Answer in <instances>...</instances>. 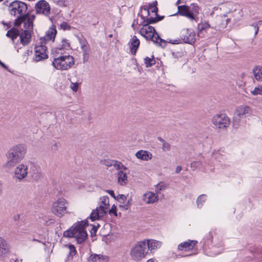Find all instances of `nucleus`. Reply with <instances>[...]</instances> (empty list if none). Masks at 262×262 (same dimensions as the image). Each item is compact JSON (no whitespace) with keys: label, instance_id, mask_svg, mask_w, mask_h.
<instances>
[{"label":"nucleus","instance_id":"48","mask_svg":"<svg viewBox=\"0 0 262 262\" xmlns=\"http://www.w3.org/2000/svg\"><path fill=\"white\" fill-rule=\"evenodd\" d=\"M108 213L110 214H113L115 216H117V208L115 205H112L111 209L109 210Z\"/></svg>","mask_w":262,"mask_h":262},{"label":"nucleus","instance_id":"27","mask_svg":"<svg viewBox=\"0 0 262 262\" xmlns=\"http://www.w3.org/2000/svg\"><path fill=\"white\" fill-rule=\"evenodd\" d=\"M29 173L31 174L32 179L34 180H38L40 177L41 174L38 171L37 167L34 165H31Z\"/></svg>","mask_w":262,"mask_h":262},{"label":"nucleus","instance_id":"28","mask_svg":"<svg viewBox=\"0 0 262 262\" xmlns=\"http://www.w3.org/2000/svg\"><path fill=\"white\" fill-rule=\"evenodd\" d=\"M209 28H210V26L207 22H202L199 23L198 25V36L199 37H202L203 31L206 30Z\"/></svg>","mask_w":262,"mask_h":262},{"label":"nucleus","instance_id":"35","mask_svg":"<svg viewBox=\"0 0 262 262\" xmlns=\"http://www.w3.org/2000/svg\"><path fill=\"white\" fill-rule=\"evenodd\" d=\"M207 196L205 194L200 195L196 200V204L198 208H201L203 203L206 200Z\"/></svg>","mask_w":262,"mask_h":262},{"label":"nucleus","instance_id":"22","mask_svg":"<svg viewBox=\"0 0 262 262\" xmlns=\"http://www.w3.org/2000/svg\"><path fill=\"white\" fill-rule=\"evenodd\" d=\"M9 252V247L6 241L0 236V257L7 255Z\"/></svg>","mask_w":262,"mask_h":262},{"label":"nucleus","instance_id":"30","mask_svg":"<svg viewBox=\"0 0 262 262\" xmlns=\"http://www.w3.org/2000/svg\"><path fill=\"white\" fill-rule=\"evenodd\" d=\"M255 78L257 80L262 79V66L254 67L252 70Z\"/></svg>","mask_w":262,"mask_h":262},{"label":"nucleus","instance_id":"15","mask_svg":"<svg viewBox=\"0 0 262 262\" xmlns=\"http://www.w3.org/2000/svg\"><path fill=\"white\" fill-rule=\"evenodd\" d=\"M22 23H24L25 30L30 31L33 29V23L26 18L25 15H21L17 17L14 22L15 26H19Z\"/></svg>","mask_w":262,"mask_h":262},{"label":"nucleus","instance_id":"1","mask_svg":"<svg viewBox=\"0 0 262 262\" xmlns=\"http://www.w3.org/2000/svg\"><path fill=\"white\" fill-rule=\"evenodd\" d=\"M88 226L86 221L78 222L74 224L70 229L63 232V236L74 237L79 244L83 243L88 237L85 228Z\"/></svg>","mask_w":262,"mask_h":262},{"label":"nucleus","instance_id":"60","mask_svg":"<svg viewBox=\"0 0 262 262\" xmlns=\"http://www.w3.org/2000/svg\"><path fill=\"white\" fill-rule=\"evenodd\" d=\"M19 219V214H17L16 215H15L14 217V219L15 221H17L18 220V219Z\"/></svg>","mask_w":262,"mask_h":262},{"label":"nucleus","instance_id":"16","mask_svg":"<svg viewBox=\"0 0 262 262\" xmlns=\"http://www.w3.org/2000/svg\"><path fill=\"white\" fill-rule=\"evenodd\" d=\"M180 15L186 17L190 20H194V17L189 13V7L187 5H181L178 6V11L174 15Z\"/></svg>","mask_w":262,"mask_h":262},{"label":"nucleus","instance_id":"52","mask_svg":"<svg viewBox=\"0 0 262 262\" xmlns=\"http://www.w3.org/2000/svg\"><path fill=\"white\" fill-rule=\"evenodd\" d=\"M24 15L26 16V18L27 19H29V20L31 21L32 23L33 22V20H34L35 17L34 15H30L29 14H24Z\"/></svg>","mask_w":262,"mask_h":262},{"label":"nucleus","instance_id":"26","mask_svg":"<svg viewBox=\"0 0 262 262\" xmlns=\"http://www.w3.org/2000/svg\"><path fill=\"white\" fill-rule=\"evenodd\" d=\"M117 178L118 183L124 185L126 184L127 181V176L126 173L124 170H121L118 172Z\"/></svg>","mask_w":262,"mask_h":262},{"label":"nucleus","instance_id":"34","mask_svg":"<svg viewBox=\"0 0 262 262\" xmlns=\"http://www.w3.org/2000/svg\"><path fill=\"white\" fill-rule=\"evenodd\" d=\"M68 248L69 249V253L68 255L67 259L68 260H72L73 259V257L75 255L77 251L75 249V247L73 245H69L68 246Z\"/></svg>","mask_w":262,"mask_h":262},{"label":"nucleus","instance_id":"10","mask_svg":"<svg viewBox=\"0 0 262 262\" xmlns=\"http://www.w3.org/2000/svg\"><path fill=\"white\" fill-rule=\"evenodd\" d=\"M27 10V5L20 1H14L9 6V10L11 14L14 16L17 14H20V16L24 15Z\"/></svg>","mask_w":262,"mask_h":262},{"label":"nucleus","instance_id":"42","mask_svg":"<svg viewBox=\"0 0 262 262\" xmlns=\"http://www.w3.org/2000/svg\"><path fill=\"white\" fill-rule=\"evenodd\" d=\"M165 184L163 182H161L156 186L155 191L157 193H159L160 191L165 189Z\"/></svg>","mask_w":262,"mask_h":262},{"label":"nucleus","instance_id":"50","mask_svg":"<svg viewBox=\"0 0 262 262\" xmlns=\"http://www.w3.org/2000/svg\"><path fill=\"white\" fill-rule=\"evenodd\" d=\"M78 83L77 82H72L70 85L71 89L74 92H77L78 89Z\"/></svg>","mask_w":262,"mask_h":262},{"label":"nucleus","instance_id":"8","mask_svg":"<svg viewBox=\"0 0 262 262\" xmlns=\"http://www.w3.org/2000/svg\"><path fill=\"white\" fill-rule=\"evenodd\" d=\"M195 34L191 29H183L181 32V39L175 40L169 39L168 41L172 44H179L183 40L184 42L192 45L195 42Z\"/></svg>","mask_w":262,"mask_h":262},{"label":"nucleus","instance_id":"59","mask_svg":"<svg viewBox=\"0 0 262 262\" xmlns=\"http://www.w3.org/2000/svg\"><path fill=\"white\" fill-rule=\"evenodd\" d=\"M158 15V14L157 15ZM164 18V16H157L156 17V18H157V21H160L162 19H163V18Z\"/></svg>","mask_w":262,"mask_h":262},{"label":"nucleus","instance_id":"56","mask_svg":"<svg viewBox=\"0 0 262 262\" xmlns=\"http://www.w3.org/2000/svg\"><path fill=\"white\" fill-rule=\"evenodd\" d=\"M252 26L254 27V29L255 30V35H256L257 34L258 32V25H257V24H252Z\"/></svg>","mask_w":262,"mask_h":262},{"label":"nucleus","instance_id":"14","mask_svg":"<svg viewBox=\"0 0 262 262\" xmlns=\"http://www.w3.org/2000/svg\"><path fill=\"white\" fill-rule=\"evenodd\" d=\"M28 173L27 166L24 164L18 165L14 170L15 177L20 180L25 178Z\"/></svg>","mask_w":262,"mask_h":262},{"label":"nucleus","instance_id":"44","mask_svg":"<svg viewBox=\"0 0 262 262\" xmlns=\"http://www.w3.org/2000/svg\"><path fill=\"white\" fill-rule=\"evenodd\" d=\"M81 49H82V52H83V60H84V61H85V60H87L88 55L86 46L85 45H82Z\"/></svg>","mask_w":262,"mask_h":262},{"label":"nucleus","instance_id":"11","mask_svg":"<svg viewBox=\"0 0 262 262\" xmlns=\"http://www.w3.org/2000/svg\"><path fill=\"white\" fill-rule=\"evenodd\" d=\"M36 46L35 48L34 60L38 62L48 58V56L47 53V48L45 44H41Z\"/></svg>","mask_w":262,"mask_h":262},{"label":"nucleus","instance_id":"21","mask_svg":"<svg viewBox=\"0 0 262 262\" xmlns=\"http://www.w3.org/2000/svg\"><path fill=\"white\" fill-rule=\"evenodd\" d=\"M235 113L244 119L250 114L251 109L248 106H239L236 109Z\"/></svg>","mask_w":262,"mask_h":262},{"label":"nucleus","instance_id":"53","mask_svg":"<svg viewBox=\"0 0 262 262\" xmlns=\"http://www.w3.org/2000/svg\"><path fill=\"white\" fill-rule=\"evenodd\" d=\"M141 10H144L145 11H146L147 15H148L149 14V10H150L149 5L148 7L144 6L141 7Z\"/></svg>","mask_w":262,"mask_h":262},{"label":"nucleus","instance_id":"47","mask_svg":"<svg viewBox=\"0 0 262 262\" xmlns=\"http://www.w3.org/2000/svg\"><path fill=\"white\" fill-rule=\"evenodd\" d=\"M70 47V43L67 39H64L62 40V49H67Z\"/></svg>","mask_w":262,"mask_h":262},{"label":"nucleus","instance_id":"51","mask_svg":"<svg viewBox=\"0 0 262 262\" xmlns=\"http://www.w3.org/2000/svg\"><path fill=\"white\" fill-rule=\"evenodd\" d=\"M99 225L98 224L97 226H93L91 230L90 231L91 234L92 236L96 235V232L97 231V228L99 227Z\"/></svg>","mask_w":262,"mask_h":262},{"label":"nucleus","instance_id":"20","mask_svg":"<svg viewBox=\"0 0 262 262\" xmlns=\"http://www.w3.org/2000/svg\"><path fill=\"white\" fill-rule=\"evenodd\" d=\"M197 243L198 242L196 241L188 240L187 242H185L179 244L178 248L179 250L187 251L188 250H192Z\"/></svg>","mask_w":262,"mask_h":262},{"label":"nucleus","instance_id":"40","mask_svg":"<svg viewBox=\"0 0 262 262\" xmlns=\"http://www.w3.org/2000/svg\"><path fill=\"white\" fill-rule=\"evenodd\" d=\"M54 3L59 7H66L68 6V0H53Z\"/></svg>","mask_w":262,"mask_h":262},{"label":"nucleus","instance_id":"54","mask_svg":"<svg viewBox=\"0 0 262 262\" xmlns=\"http://www.w3.org/2000/svg\"><path fill=\"white\" fill-rule=\"evenodd\" d=\"M106 192H107L108 194H110L113 198H114L115 199H116L113 190H106Z\"/></svg>","mask_w":262,"mask_h":262},{"label":"nucleus","instance_id":"43","mask_svg":"<svg viewBox=\"0 0 262 262\" xmlns=\"http://www.w3.org/2000/svg\"><path fill=\"white\" fill-rule=\"evenodd\" d=\"M202 163L200 161H193L191 163L190 167L193 170L202 166Z\"/></svg>","mask_w":262,"mask_h":262},{"label":"nucleus","instance_id":"33","mask_svg":"<svg viewBox=\"0 0 262 262\" xmlns=\"http://www.w3.org/2000/svg\"><path fill=\"white\" fill-rule=\"evenodd\" d=\"M189 7V13L193 17L197 15L199 13V6L194 4H191Z\"/></svg>","mask_w":262,"mask_h":262},{"label":"nucleus","instance_id":"55","mask_svg":"<svg viewBox=\"0 0 262 262\" xmlns=\"http://www.w3.org/2000/svg\"><path fill=\"white\" fill-rule=\"evenodd\" d=\"M129 205H130V201H128L126 204H125L124 206L120 205V208L122 207L124 209L127 210L128 209V207L129 206Z\"/></svg>","mask_w":262,"mask_h":262},{"label":"nucleus","instance_id":"46","mask_svg":"<svg viewBox=\"0 0 262 262\" xmlns=\"http://www.w3.org/2000/svg\"><path fill=\"white\" fill-rule=\"evenodd\" d=\"M70 26L65 21L62 22L60 25V28L63 30H70Z\"/></svg>","mask_w":262,"mask_h":262},{"label":"nucleus","instance_id":"49","mask_svg":"<svg viewBox=\"0 0 262 262\" xmlns=\"http://www.w3.org/2000/svg\"><path fill=\"white\" fill-rule=\"evenodd\" d=\"M117 199L121 203H124L126 200V198L123 194H119L117 196Z\"/></svg>","mask_w":262,"mask_h":262},{"label":"nucleus","instance_id":"36","mask_svg":"<svg viewBox=\"0 0 262 262\" xmlns=\"http://www.w3.org/2000/svg\"><path fill=\"white\" fill-rule=\"evenodd\" d=\"M155 60L154 58V56H152L151 58L146 57L144 58V63L146 64V67H150L155 64Z\"/></svg>","mask_w":262,"mask_h":262},{"label":"nucleus","instance_id":"31","mask_svg":"<svg viewBox=\"0 0 262 262\" xmlns=\"http://www.w3.org/2000/svg\"><path fill=\"white\" fill-rule=\"evenodd\" d=\"M243 118L234 113L232 124L234 128H238L242 123Z\"/></svg>","mask_w":262,"mask_h":262},{"label":"nucleus","instance_id":"2","mask_svg":"<svg viewBox=\"0 0 262 262\" xmlns=\"http://www.w3.org/2000/svg\"><path fill=\"white\" fill-rule=\"evenodd\" d=\"M26 149L22 144L17 145L10 148L6 154L7 161L4 166L8 169L14 167L24 157Z\"/></svg>","mask_w":262,"mask_h":262},{"label":"nucleus","instance_id":"61","mask_svg":"<svg viewBox=\"0 0 262 262\" xmlns=\"http://www.w3.org/2000/svg\"><path fill=\"white\" fill-rule=\"evenodd\" d=\"M2 188H3V183L1 181H0V191H2Z\"/></svg>","mask_w":262,"mask_h":262},{"label":"nucleus","instance_id":"17","mask_svg":"<svg viewBox=\"0 0 262 262\" xmlns=\"http://www.w3.org/2000/svg\"><path fill=\"white\" fill-rule=\"evenodd\" d=\"M146 248L148 251L154 252L156 250L160 248L162 245L161 242L155 239H145Z\"/></svg>","mask_w":262,"mask_h":262},{"label":"nucleus","instance_id":"6","mask_svg":"<svg viewBox=\"0 0 262 262\" xmlns=\"http://www.w3.org/2000/svg\"><path fill=\"white\" fill-rule=\"evenodd\" d=\"M148 253L146 241H142L135 244L130 250V256L133 259L139 261L145 257Z\"/></svg>","mask_w":262,"mask_h":262},{"label":"nucleus","instance_id":"39","mask_svg":"<svg viewBox=\"0 0 262 262\" xmlns=\"http://www.w3.org/2000/svg\"><path fill=\"white\" fill-rule=\"evenodd\" d=\"M251 93L254 96L257 95H262V85H258L255 87L253 90L251 91Z\"/></svg>","mask_w":262,"mask_h":262},{"label":"nucleus","instance_id":"41","mask_svg":"<svg viewBox=\"0 0 262 262\" xmlns=\"http://www.w3.org/2000/svg\"><path fill=\"white\" fill-rule=\"evenodd\" d=\"M157 1L153 2L151 4H149L150 10L152 12L155 13L156 14V15H157V12H158V8L157 7Z\"/></svg>","mask_w":262,"mask_h":262},{"label":"nucleus","instance_id":"29","mask_svg":"<svg viewBox=\"0 0 262 262\" xmlns=\"http://www.w3.org/2000/svg\"><path fill=\"white\" fill-rule=\"evenodd\" d=\"M19 35V31L15 28H12L8 30L6 34V36L9 38H10L13 41H14V40L16 39Z\"/></svg>","mask_w":262,"mask_h":262},{"label":"nucleus","instance_id":"37","mask_svg":"<svg viewBox=\"0 0 262 262\" xmlns=\"http://www.w3.org/2000/svg\"><path fill=\"white\" fill-rule=\"evenodd\" d=\"M141 18L143 20V22H141L143 24H147V25H149L151 24H154L157 23V18L156 17H149L147 18L146 19H145V17L141 16Z\"/></svg>","mask_w":262,"mask_h":262},{"label":"nucleus","instance_id":"45","mask_svg":"<svg viewBox=\"0 0 262 262\" xmlns=\"http://www.w3.org/2000/svg\"><path fill=\"white\" fill-rule=\"evenodd\" d=\"M114 160H104L103 161H101V164L105 165L107 167H111L113 166Z\"/></svg>","mask_w":262,"mask_h":262},{"label":"nucleus","instance_id":"63","mask_svg":"<svg viewBox=\"0 0 262 262\" xmlns=\"http://www.w3.org/2000/svg\"><path fill=\"white\" fill-rule=\"evenodd\" d=\"M180 2H181V0H178L176 3V5L178 6L179 4L180 3Z\"/></svg>","mask_w":262,"mask_h":262},{"label":"nucleus","instance_id":"7","mask_svg":"<svg viewBox=\"0 0 262 262\" xmlns=\"http://www.w3.org/2000/svg\"><path fill=\"white\" fill-rule=\"evenodd\" d=\"M74 63V59L71 55L60 56L54 58L52 62L53 66L57 70H67Z\"/></svg>","mask_w":262,"mask_h":262},{"label":"nucleus","instance_id":"64","mask_svg":"<svg viewBox=\"0 0 262 262\" xmlns=\"http://www.w3.org/2000/svg\"><path fill=\"white\" fill-rule=\"evenodd\" d=\"M258 23L259 24H262V20H261L259 21L258 22Z\"/></svg>","mask_w":262,"mask_h":262},{"label":"nucleus","instance_id":"58","mask_svg":"<svg viewBox=\"0 0 262 262\" xmlns=\"http://www.w3.org/2000/svg\"><path fill=\"white\" fill-rule=\"evenodd\" d=\"M182 170V167L180 166H177L175 172L176 173H179Z\"/></svg>","mask_w":262,"mask_h":262},{"label":"nucleus","instance_id":"13","mask_svg":"<svg viewBox=\"0 0 262 262\" xmlns=\"http://www.w3.org/2000/svg\"><path fill=\"white\" fill-rule=\"evenodd\" d=\"M57 30L54 25H52L51 27L46 32V35L40 38V43L46 45L48 41L54 42Z\"/></svg>","mask_w":262,"mask_h":262},{"label":"nucleus","instance_id":"19","mask_svg":"<svg viewBox=\"0 0 262 262\" xmlns=\"http://www.w3.org/2000/svg\"><path fill=\"white\" fill-rule=\"evenodd\" d=\"M143 200L146 204H153L158 201V197L154 192L148 191L143 194Z\"/></svg>","mask_w":262,"mask_h":262},{"label":"nucleus","instance_id":"25","mask_svg":"<svg viewBox=\"0 0 262 262\" xmlns=\"http://www.w3.org/2000/svg\"><path fill=\"white\" fill-rule=\"evenodd\" d=\"M90 260L92 262H107L108 257L101 254H91L89 257Z\"/></svg>","mask_w":262,"mask_h":262},{"label":"nucleus","instance_id":"5","mask_svg":"<svg viewBox=\"0 0 262 262\" xmlns=\"http://www.w3.org/2000/svg\"><path fill=\"white\" fill-rule=\"evenodd\" d=\"M68 202L64 198H58L52 203L51 212L56 216L62 217L64 214L70 213L68 211Z\"/></svg>","mask_w":262,"mask_h":262},{"label":"nucleus","instance_id":"62","mask_svg":"<svg viewBox=\"0 0 262 262\" xmlns=\"http://www.w3.org/2000/svg\"><path fill=\"white\" fill-rule=\"evenodd\" d=\"M146 262H155V259L151 258L147 260Z\"/></svg>","mask_w":262,"mask_h":262},{"label":"nucleus","instance_id":"9","mask_svg":"<svg viewBox=\"0 0 262 262\" xmlns=\"http://www.w3.org/2000/svg\"><path fill=\"white\" fill-rule=\"evenodd\" d=\"M211 122L216 128L224 129L228 127L230 121L226 114H217L213 116L211 119Z\"/></svg>","mask_w":262,"mask_h":262},{"label":"nucleus","instance_id":"23","mask_svg":"<svg viewBox=\"0 0 262 262\" xmlns=\"http://www.w3.org/2000/svg\"><path fill=\"white\" fill-rule=\"evenodd\" d=\"M20 42L24 45H28L31 41V33L29 30H24L19 35Z\"/></svg>","mask_w":262,"mask_h":262},{"label":"nucleus","instance_id":"4","mask_svg":"<svg viewBox=\"0 0 262 262\" xmlns=\"http://www.w3.org/2000/svg\"><path fill=\"white\" fill-rule=\"evenodd\" d=\"M100 202L99 207L93 209L90 215L92 221L99 220L106 214L110 208L109 199L107 196H103L100 198Z\"/></svg>","mask_w":262,"mask_h":262},{"label":"nucleus","instance_id":"32","mask_svg":"<svg viewBox=\"0 0 262 262\" xmlns=\"http://www.w3.org/2000/svg\"><path fill=\"white\" fill-rule=\"evenodd\" d=\"M158 140L162 143V149L163 151H169L171 149V145L160 137H158Z\"/></svg>","mask_w":262,"mask_h":262},{"label":"nucleus","instance_id":"38","mask_svg":"<svg viewBox=\"0 0 262 262\" xmlns=\"http://www.w3.org/2000/svg\"><path fill=\"white\" fill-rule=\"evenodd\" d=\"M114 164L113 166L114 167L118 170L120 171L121 170H126L127 168L125 167L121 162L117 161H114Z\"/></svg>","mask_w":262,"mask_h":262},{"label":"nucleus","instance_id":"24","mask_svg":"<svg viewBox=\"0 0 262 262\" xmlns=\"http://www.w3.org/2000/svg\"><path fill=\"white\" fill-rule=\"evenodd\" d=\"M136 156L138 159H141L142 160L147 161L151 159L152 154L147 151L141 150L136 152Z\"/></svg>","mask_w":262,"mask_h":262},{"label":"nucleus","instance_id":"57","mask_svg":"<svg viewBox=\"0 0 262 262\" xmlns=\"http://www.w3.org/2000/svg\"><path fill=\"white\" fill-rule=\"evenodd\" d=\"M0 66L3 67V68H4L5 69H6V70L9 71V70H8V67L5 64V63H4L3 62H2L1 60H0Z\"/></svg>","mask_w":262,"mask_h":262},{"label":"nucleus","instance_id":"12","mask_svg":"<svg viewBox=\"0 0 262 262\" xmlns=\"http://www.w3.org/2000/svg\"><path fill=\"white\" fill-rule=\"evenodd\" d=\"M36 13L48 16L50 13V6L45 0H40L35 4Z\"/></svg>","mask_w":262,"mask_h":262},{"label":"nucleus","instance_id":"3","mask_svg":"<svg viewBox=\"0 0 262 262\" xmlns=\"http://www.w3.org/2000/svg\"><path fill=\"white\" fill-rule=\"evenodd\" d=\"M140 25H142L143 26L140 30L139 33L146 40H151L155 44L161 47L163 46L162 43H163V47L165 46V41L160 37L153 27L147 25V24L142 23Z\"/></svg>","mask_w":262,"mask_h":262},{"label":"nucleus","instance_id":"18","mask_svg":"<svg viewBox=\"0 0 262 262\" xmlns=\"http://www.w3.org/2000/svg\"><path fill=\"white\" fill-rule=\"evenodd\" d=\"M140 45V40L136 36H134L128 42L130 52L135 55Z\"/></svg>","mask_w":262,"mask_h":262}]
</instances>
